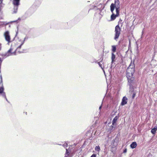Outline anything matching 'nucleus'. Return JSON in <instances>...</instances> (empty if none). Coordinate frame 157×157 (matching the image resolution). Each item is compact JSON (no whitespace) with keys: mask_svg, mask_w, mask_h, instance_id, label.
Masks as SVG:
<instances>
[{"mask_svg":"<svg viewBox=\"0 0 157 157\" xmlns=\"http://www.w3.org/2000/svg\"><path fill=\"white\" fill-rule=\"evenodd\" d=\"M135 65L134 62L132 61L128 68L126 71V77L129 82L128 85L131 86L132 85V83L134 80V78L132 77L133 75L135 72Z\"/></svg>","mask_w":157,"mask_h":157,"instance_id":"obj_1","label":"nucleus"},{"mask_svg":"<svg viewBox=\"0 0 157 157\" xmlns=\"http://www.w3.org/2000/svg\"><path fill=\"white\" fill-rule=\"evenodd\" d=\"M28 37H25L24 39V40H23L22 42L21 43V44L19 46H18L17 48H15L13 50L14 51L13 52L12 51V50L13 49L11 48L12 46L11 47V48H10V55H15L16 52H18L19 53H24L25 52L24 51V50L22 51H20L19 49L21 48V46L24 44V42L25 40H26L28 39Z\"/></svg>","mask_w":157,"mask_h":157,"instance_id":"obj_2","label":"nucleus"},{"mask_svg":"<svg viewBox=\"0 0 157 157\" xmlns=\"http://www.w3.org/2000/svg\"><path fill=\"white\" fill-rule=\"evenodd\" d=\"M20 0H13V8L12 13H17L18 6L20 5Z\"/></svg>","mask_w":157,"mask_h":157,"instance_id":"obj_3","label":"nucleus"},{"mask_svg":"<svg viewBox=\"0 0 157 157\" xmlns=\"http://www.w3.org/2000/svg\"><path fill=\"white\" fill-rule=\"evenodd\" d=\"M121 28L119 25H117L115 28V34L114 39L117 40L120 34Z\"/></svg>","mask_w":157,"mask_h":157,"instance_id":"obj_4","label":"nucleus"},{"mask_svg":"<svg viewBox=\"0 0 157 157\" xmlns=\"http://www.w3.org/2000/svg\"><path fill=\"white\" fill-rule=\"evenodd\" d=\"M116 14L115 15L114 13H112V14L111 16V21L114 20L117 17H118L119 15V8H116Z\"/></svg>","mask_w":157,"mask_h":157,"instance_id":"obj_5","label":"nucleus"},{"mask_svg":"<svg viewBox=\"0 0 157 157\" xmlns=\"http://www.w3.org/2000/svg\"><path fill=\"white\" fill-rule=\"evenodd\" d=\"M4 89V87L2 83V79H1V81L0 83V94H1L3 97H4L6 100L8 101V100L6 97L5 93L3 92Z\"/></svg>","mask_w":157,"mask_h":157,"instance_id":"obj_6","label":"nucleus"},{"mask_svg":"<svg viewBox=\"0 0 157 157\" xmlns=\"http://www.w3.org/2000/svg\"><path fill=\"white\" fill-rule=\"evenodd\" d=\"M4 36L6 40L8 41V44L9 45L10 42V36L9 35V32L8 31L6 32L4 34Z\"/></svg>","mask_w":157,"mask_h":157,"instance_id":"obj_7","label":"nucleus"},{"mask_svg":"<svg viewBox=\"0 0 157 157\" xmlns=\"http://www.w3.org/2000/svg\"><path fill=\"white\" fill-rule=\"evenodd\" d=\"M128 99L126 97H124L122 100V102L121 103V105H124L127 103Z\"/></svg>","mask_w":157,"mask_h":157,"instance_id":"obj_8","label":"nucleus"},{"mask_svg":"<svg viewBox=\"0 0 157 157\" xmlns=\"http://www.w3.org/2000/svg\"><path fill=\"white\" fill-rule=\"evenodd\" d=\"M115 7L114 4L112 3L111 4L110 6V10L112 13H113V11Z\"/></svg>","mask_w":157,"mask_h":157,"instance_id":"obj_9","label":"nucleus"},{"mask_svg":"<svg viewBox=\"0 0 157 157\" xmlns=\"http://www.w3.org/2000/svg\"><path fill=\"white\" fill-rule=\"evenodd\" d=\"M157 130V126L153 128L151 130V133L153 135H154Z\"/></svg>","mask_w":157,"mask_h":157,"instance_id":"obj_10","label":"nucleus"},{"mask_svg":"<svg viewBox=\"0 0 157 157\" xmlns=\"http://www.w3.org/2000/svg\"><path fill=\"white\" fill-rule=\"evenodd\" d=\"M118 118V117L117 116L114 117L112 122V125H114L115 124Z\"/></svg>","mask_w":157,"mask_h":157,"instance_id":"obj_11","label":"nucleus"},{"mask_svg":"<svg viewBox=\"0 0 157 157\" xmlns=\"http://www.w3.org/2000/svg\"><path fill=\"white\" fill-rule=\"evenodd\" d=\"M98 65H99V66L101 67V69L103 70L104 72V71L103 70V68H104V66L103 65H102L103 63V62L101 60L100 62H98Z\"/></svg>","mask_w":157,"mask_h":157,"instance_id":"obj_12","label":"nucleus"},{"mask_svg":"<svg viewBox=\"0 0 157 157\" xmlns=\"http://www.w3.org/2000/svg\"><path fill=\"white\" fill-rule=\"evenodd\" d=\"M137 146V144L136 142H133L130 145V147L132 148H135Z\"/></svg>","mask_w":157,"mask_h":157,"instance_id":"obj_13","label":"nucleus"},{"mask_svg":"<svg viewBox=\"0 0 157 157\" xmlns=\"http://www.w3.org/2000/svg\"><path fill=\"white\" fill-rule=\"evenodd\" d=\"M116 56L113 53H112V57H111V59H112V62L111 63H112L114 61L115 59V58Z\"/></svg>","mask_w":157,"mask_h":157,"instance_id":"obj_14","label":"nucleus"},{"mask_svg":"<svg viewBox=\"0 0 157 157\" xmlns=\"http://www.w3.org/2000/svg\"><path fill=\"white\" fill-rule=\"evenodd\" d=\"M115 5L116 7V8L118 7L119 9V7L118 6V5H119V2L118 0H115Z\"/></svg>","mask_w":157,"mask_h":157,"instance_id":"obj_15","label":"nucleus"},{"mask_svg":"<svg viewBox=\"0 0 157 157\" xmlns=\"http://www.w3.org/2000/svg\"><path fill=\"white\" fill-rule=\"evenodd\" d=\"M112 51L113 52H115L116 50V46L115 45H112Z\"/></svg>","mask_w":157,"mask_h":157,"instance_id":"obj_16","label":"nucleus"},{"mask_svg":"<svg viewBox=\"0 0 157 157\" xmlns=\"http://www.w3.org/2000/svg\"><path fill=\"white\" fill-rule=\"evenodd\" d=\"M95 149L96 151L99 152L100 150V148L99 146H98L95 147Z\"/></svg>","mask_w":157,"mask_h":157,"instance_id":"obj_17","label":"nucleus"},{"mask_svg":"<svg viewBox=\"0 0 157 157\" xmlns=\"http://www.w3.org/2000/svg\"><path fill=\"white\" fill-rule=\"evenodd\" d=\"M1 24H0V25H7L8 24V23H6V22H0ZM9 23H8V24Z\"/></svg>","mask_w":157,"mask_h":157,"instance_id":"obj_18","label":"nucleus"},{"mask_svg":"<svg viewBox=\"0 0 157 157\" xmlns=\"http://www.w3.org/2000/svg\"><path fill=\"white\" fill-rule=\"evenodd\" d=\"M67 144L66 143H65L63 145V146L65 148L67 147Z\"/></svg>","mask_w":157,"mask_h":157,"instance_id":"obj_19","label":"nucleus"},{"mask_svg":"<svg viewBox=\"0 0 157 157\" xmlns=\"http://www.w3.org/2000/svg\"><path fill=\"white\" fill-rule=\"evenodd\" d=\"M96 155L93 154L90 157H96Z\"/></svg>","mask_w":157,"mask_h":157,"instance_id":"obj_20","label":"nucleus"},{"mask_svg":"<svg viewBox=\"0 0 157 157\" xmlns=\"http://www.w3.org/2000/svg\"><path fill=\"white\" fill-rule=\"evenodd\" d=\"M127 149L126 148L125 149H124V151H123V152L124 153H126V152H127Z\"/></svg>","mask_w":157,"mask_h":157,"instance_id":"obj_21","label":"nucleus"},{"mask_svg":"<svg viewBox=\"0 0 157 157\" xmlns=\"http://www.w3.org/2000/svg\"><path fill=\"white\" fill-rule=\"evenodd\" d=\"M13 22H16V23H17V21L16 20V21H10V24L12 23H13Z\"/></svg>","mask_w":157,"mask_h":157,"instance_id":"obj_22","label":"nucleus"},{"mask_svg":"<svg viewBox=\"0 0 157 157\" xmlns=\"http://www.w3.org/2000/svg\"><path fill=\"white\" fill-rule=\"evenodd\" d=\"M135 95H136V94L135 93H134L133 94V95H132L133 98H134L135 97Z\"/></svg>","mask_w":157,"mask_h":157,"instance_id":"obj_23","label":"nucleus"},{"mask_svg":"<svg viewBox=\"0 0 157 157\" xmlns=\"http://www.w3.org/2000/svg\"><path fill=\"white\" fill-rule=\"evenodd\" d=\"M69 153L68 150L66 149V154H67Z\"/></svg>","mask_w":157,"mask_h":157,"instance_id":"obj_24","label":"nucleus"},{"mask_svg":"<svg viewBox=\"0 0 157 157\" xmlns=\"http://www.w3.org/2000/svg\"><path fill=\"white\" fill-rule=\"evenodd\" d=\"M8 55H7V56H9V53H10V49L8 51Z\"/></svg>","mask_w":157,"mask_h":157,"instance_id":"obj_25","label":"nucleus"},{"mask_svg":"<svg viewBox=\"0 0 157 157\" xmlns=\"http://www.w3.org/2000/svg\"><path fill=\"white\" fill-rule=\"evenodd\" d=\"M2 17H3L2 15H0V19H2L3 18Z\"/></svg>","mask_w":157,"mask_h":157,"instance_id":"obj_26","label":"nucleus"},{"mask_svg":"<svg viewBox=\"0 0 157 157\" xmlns=\"http://www.w3.org/2000/svg\"><path fill=\"white\" fill-rule=\"evenodd\" d=\"M101 106H102V105L99 107V109L100 110L101 108Z\"/></svg>","mask_w":157,"mask_h":157,"instance_id":"obj_27","label":"nucleus"},{"mask_svg":"<svg viewBox=\"0 0 157 157\" xmlns=\"http://www.w3.org/2000/svg\"><path fill=\"white\" fill-rule=\"evenodd\" d=\"M2 62V61L1 59V58H0V63H1Z\"/></svg>","mask_w":157,"mask_h":157,"instance_id":"obj_28","label":"nucleus"},{"mask_svg":"<svg viewBox=\"0 0 157 157\" xmlns=\"http://www.w3.org/2000/svg\"><path fill=\"white\" fill-rule=\"evenodd\" d=\"M1 44H0V50H1Z\"/></svg>","mask_w":157,"mask_h":157,"instance_id":"obj_29","label":"nucleus"},{"mask_svg":"<svg viewBox=\"0 0 157 157\" xmlns=\"http://www.w3.org/2000/svg\"><path fill=\"white\" fill-rule=\"evenodd\" d=\"M111 126L113 128V126H112V125Z\"/></svg>","mask_w":157,"mask_h":157,"instance_id":"obj_30","label":"nucleus"},{"mask_svg":"<svg viewBox=\"0 0 157 157\" xmlns=\"http://www.w3.org/2000/svg\"><path fill=\"white\" fill-rule=\"evenodd\" d=\"M0 1H1V0H0Z\"/></svg>","mask_w":157,"mask_h":157,"instance_id":"obj_31","label":"nucleus"}]
</instances>
